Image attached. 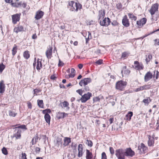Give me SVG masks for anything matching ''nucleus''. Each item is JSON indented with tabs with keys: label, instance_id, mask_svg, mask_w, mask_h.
<instances>
[{
	"label": "nucleus",
	"instance_id": "9b49d317",
	"mask_svg": "<svg viewBox=\"0 0 159 159\" xmlns=\"http://www.w3.org/2000/svg\"><path fill=\"white\" fill-rule=\"evenodd\" d=\"M126 156L132 157L134 155V152L130 148H128L125 150Z\"/></svg>",
	"mask_w": 159,
	"mask_h": 159
},
{
	"label": "nucleus",
	"instance_id": "bb28decb",
	"mask_svg": "<svg viewBox=\"0 0 159 159\" xmlns=\"http://www.w3.org/2000/svg\"><path fill=\"white\" fill-rule=\"evenodd\" d=\"M126 66H124L122 68L121 71V73L123 75V71H124V74L126 75H128L129 74L130 71L128 69H126Z\"/></svg>",
	"mask_w": 159,
	"mask_h": 159
},
{
	"label": "nucleus",
	"instance_id": "2eb2a0df",
	"mask_svg": "<svg viewBox=\"0 0 159 159\" xmlns=\"http://www.w3.org/2000/svg\"><path fill=\"white\" fill-rule=\"evenodd\" d=\"M52 48L51 47L50 48L48 49L46 52V55L47 58L48 59H50L52 57Z\"/></svg>",
	"mask_w": 159,
	"mask_h": 159
},
{
	"label": "nucleus",
	"instance_id": "8fccbe9b",
	"mask_svg": "<svg viewBox=\"0 0 159 159\" xmlns=\"http://www.w3.org/2000/svg\"><path fill=\"white\" fill-rule=\"evenodd\" d=\"M128 54L126 52H125L122 53L121 55L122 58H125L128 56Z\"/></svg>",
	"mask_w": 159,
	"mask_h": 159
},
{
	"label": "nucleus",
	"instance_id": "7c9ffc66",
	"mask_svg": "<svg viewBox=\"0 0 159 159\" xmlns=\"http://www.w3.org/2000/svg\"><path fill=\"white\" fill-rule=\"evenodd\" d=\"M146 56L147 57L145 59V61L147 64H148V62H149V61L152 59V56L151 54L150 53H149L148 54V57H147V55H146Z\"/></svg>",
	"mask_w": 159,
	"mask_h": 159
},
{
	"label": "nucleus",
	"instance_id": "473e14b6",
	"mask_svg": "<svg viewBox=\"0 0 159 159\" xmlns=\"http://www.w3.org/2000/svg\"><path fill=\"white\" fill-rule=\"evenodd\" d=\"M38 104L40 108H43V101L42 100L37 101Z\"/></svg>",
	"mask_w": 159,
	"mask_h": 159
},
{
	"label": "nucleus",
	"instance_id": "3c124183",
	"mask_svg": "<svg viewBox=\"0 0 159 159\" xmlns=\"http://www.w3.org/2000/svg\"><path fill=\"white\" fill-rule=\"evenodd\" d=\"M109 150L111 154V155H113L114 153V150L113 148L112 147L109 148Z\"/></svg>",
	"mask_w": 159,
	"mask_h": 159
},
{
	"label": "nucleus",
	"instance_id": "79ce46f5",
	"mask_svg": "<svg viewBox=\"0 0 159 159\" xmlns=\"http://www.w3.org/2000/svg\"><path fill=\"white\" fill-rule=\"evenodd\" d=\"M2 153L5 155H7L8 154L7 150L6 148L3 147L2 149Z\"/></svg>",
	"mask_w": 159,
	"mask_h": 159
},
{
	"label": "nucleus",
	"instance_id": "7ed1b4c3",
	"mask_svg": "<svg viewBox=\"0 0 159 159\" xmlns=\"http://www.w3.org/2000/svg\"><path fill=\"white\" fill-rule=\"evenodd\" d=\"M92 95V94L91 93L88 92L87 93L82 96L80 100L82 102L84 103L90 99Z\"/></svg>",
	"mask_w": 159,
	"mask_h": 159
},
{
	"label": "nucleus",
	"instance_id": "e2e57ef3",
	"mask_svg": "<svg viewBox=\"0 0 159 159\" xmlns=\"http://www.w3.org/2000/svg\"><path fill=\"white\" fill-rule=\"evenodd\" d=\"M112 25L113 26H116L118 24V23L116 21L114 20L111 23Z\"/></svg>",
	"mask_w": 159,
	"mask_h": 159
},
{
	"label": "nucleus",
	"instance_id": "49530a36",
	"mask_svg": "<svg viewBox=\"0 0 159 159\" xmlns=\"http://www.w3.org/2000/svg\"><path fill=\"white\" fill-rule=\"evenodd\" d=\"M88 38H86V43H88V41H89V39H90L91 38V33L89 32H88Z\"/></svg>",
	"mask_w": 159,
	"mask_h": 159
},
{
	"label": "nucleus",
	"instance_id": "a878e982",
	"mask_svg": "<svg viewBox=\"0 0 159 159\" xmlns=\"http://www.w3.org/2000/svg\"><path fill=\"white\" fill-rule=\"evenodd\" d=\"M105 15V11L104 10H101L99 11V20L101 18H103Z\"/></svg>",
	"mask_w": 159,
	"mask_h": 159
},
{
	"label": "nucleus",
	"instance_id": "37998d69",
	"mask_svg": "<svg viewBox=\"0 0 159 159\" xmlns=\"http://www.w3.org/2000/svg\"><path fill=\"white\" fill-rule=\"evenodd\" d=\"M140 20L142 23V26L144 25L146 23L147 21V19L145 18H143Z\"/></svg>",
	"mask_w": 159,
	"mask_h": 159
},
{
	"label": "nucleus",
	"instance_id": "1a4fd4ad",
	"mask_svg": "<svg viewBox=\"0 0 159 159\" xmlns=\"http://www.w3.org/2000/svg\"><path fill=\"white\" fill-rule=\"evenodd\" d=\"M44 12L40 10L37 11L36 13L35 18L36 20H39L44 15Z\"/></svg>",
	"mask_w": 159,
	"mask_h": 159
},
{
	"label": "nucleus",
	"instance_id": "72a5a7b5",
	"mask_svg": "<svg viewBox=\"0 0 159 159\" xmlns=\"http://www.w3.org/2000/svg\"><path fill=\"white\" fill-rule=\"evenodd\" d=\"M12 54L13 56H14L17 52V48L16 45H15L12 50Z\"/></svg>",
	"mask_w": 159,
	"mask_h": 159
},
{
	"label": "nucleus",
	"instance_id": "ddd939ff",
	"mask_svg": "<svg viewBox=\"0 0 159 159\" xmlns=\"http://www.w3.org/2000/svg\"><path fill=\"white\" fill-rule=\"evenodd\" d=\"M153 77L152 74L150 71L148 72L144 76V81L147 82L152 78Z\"/></svg>",
	"mask_w": 159,
	"mask_h": 159
},
{
	"label": "nucleus",
	"instance_id": "f257e3e1",
	"mask_svg": "<svg viewBox=\"0 0 159 159\" xmlns=\"http://www.w3.org/2000/svg\"><path fill=\"white\" fill-rule=\"evenodd\" d=\"M125 150L122 149H117L115 151V155L118 159H124L126 156Z\"/></svg>",
	"mask_w": 159,
	"mask_h": 159
},
{
	"label": "nucleus",
	"instance_id": "9d476101",
	"mask_svg": "<svg viewBox=\"0 0 159 159\" xmlns=\"http://www.w3.org/2000/svg\"><path fill=\"white\" fill-rule=\"evenodd\" d=\"M96 156H94L93 157V156L92 152L88 150H86V159H95V157Z\"/></svg>",
	"mask_w": 159,
	"mask_h": 159
},
{
	"label": "nucleus",
	"instance_id": "423d86ee",
	"mask_svg": "<svg viewBox=\"0 0 159 159\" xmlns=\"http://www.w3.org/2000/svg\"><path fill=\"white\" fill-rule=\"evenodd\" d=\"M20 13L16 14L11 16L12 22L14 24L16 23L17 21L20 20Z\"/></svg>",
	"mask_w": 159,
	"mask_h": 159
},
{
	"label": "nucleus",
	"instance_id": "c03bdc74",
	"mask_svg": "<svg viewBox=\"0 0 159 159\" xmlns=\"http://www.w3.org/2000/svg\"><path fill=\"white\" fill-rule=\"evenodd\" d=\"M41 91V90L39 89H35L34 90V94L37 95V94Z\"/></svg>",
	"mask_w": 159,
	"mask_h": 159
},
{
	"label": "nucleus",
	"instance_id": "774afa93",
	"mask_svg": "<svg viewBox=\"0 0 159 159\" xmlns=\"http://www.w3.org/2000/svg\"><path fill=\"white\" fill-rule=\"evenodd\" d=\"M155 44L157 45H159V40L157 39H155Z\"/></svg>",
	"mask_w": 159,
	"mask_h": 159
},
{
	"label": "nucleus",
	"instance_id": "aec40b11",
	"mask_svg": "<svg viewBox=\"0 0 159 159\" xmlns=\"http://www.w3.org/2000/svg\"><path fill=\"white\" fill-rule=\"evenodd\" d=\"M65 115L67 116V114L64 112H58L57 114L56 117L58 119H63L64 118V117L66 116Z\"/></svg>",
	"mask_w": 159,
	"mask_h": 159
},
{
	"label": "nucleus",
	"instance_id": "f3484780",
	"mask_svg": "<svg viewBox=\"0 0 159 159\" xmlns=\"http://www.w3.org/2000/svg\"><path fill=\"white\" fill-rule=\"evenodd\" d=\"M147 137L148 139V146L151 147L153 146L154 143V141L152 138L151 137V135H147Z\"/></svg>",
	"mask_w": 159,
	"mask_h": 159
},
{
	"label": "nucleus",
	"instance_id": "6e6552de",
	"mask_svg": "<svg viewBox=\"0 0 159 159\" xmlns=\"http://www.w3.org/2000/svg\"><path fill=\"white\" fill-rule=\"evenodd\" d=\"M158 7V4L157 3H155L153 4L151 7L149 12L151 15H154L155 12L157 10Z\"/></svg>",
	"mask_w": 159,
	"mask_h": 159
},
{
	"label": "nucleus",
	"instance_id": "20e7f679",
	"mask_svg": "<svg viewBox=\"0 0 159 159\" xmlns=\"http://www.w3.org/2000/svg\"><path fill=\"white\" fill-rule=\"evenodd\" d=\"M91 82V80L90 78H85L80 80L79 84L81 86H85Z\"/></svg>",
	"mask_w": 159,
	"mask_h": 159
},
{
	"label": "nucleus",
	"instance_id": "58836bf2",
	"mask_svg": "<svg viewBox=\"0 0 159 159\" xmlns=\"http://www.w3.org/2000/svg\"><path fill=\"white\" fill-rule=\"evenodd\" d=\"M5 67V66L2 63L0 64V73H1Z\"/></svg>",
	"mask_w": 159,
	"mask_h": 159
},
{
	"label": "nucleus",
	"instance_id": "c9c22d12",
	"mask_svg": "<svg viewBox=\"0 0 159 159\" xmlns=\"http://www.w3.org/2000/svg\"><path fill=\"white\" fill-rule=\"evenodd\" d=\"M17 114L16 113H15L14 111L10 110L9 111V115L10 116L15 117Z\"/></svg>",
	"mask_w": 159,
	"mask_h": 159
},
{
	"label": "nucleus",
	"instance_id": "69168bd1",
	"mask_svg": "<svg viewBox=\"0 0 159 159\" xmlns=\"http://www.w3.org/2000/svg\"><path fill=\"white\" fill-rule=\"evenodd\" d=\"M76 92L78 93L80 95L82 96V92L80 89H78L76 90Z\"/></svg>",
	"mask_w": 159,
	"mask_h": 159
},
{
	"label": "nucleus",
	"instance_id": "f8f14e48",
	"mask_svg": "<svg viewBox=\"0 0 159 159\" xmlns=\"http://www.w3.org/2000/svg\"><path fill=\"white\" fill-rule=\"evenodd\" d=\"M122 23L125 27H128L129 26V23L126 15L124 17L122 20Z\"/></svg>",
	"mask_w": 159,
	"mask_h": 159
},
{
	"label": "nucleus",
	"instance_id": "b1692460",
	"mask_svg": "<svg viewBox=\"0 0 159 159\" xmlns=\"http://www.w3.org/2000/svg\"><path fill=\"white\" fill-rule=\"evenodd\" d=\"M62 141L61 139L58 138L56 141V146L58 147L59 146H61L62 145Z\"/></svg>",
	"mask_w": 159,
	"mask_h": 159
},
{
	"label": "nucleus",
	"instance_id": "a211bd4d",
	"mask_svg": "<svg viewBox=\"0 0 159 159\" xmlns=\"http://www.w3.org/2000/svg\"><path fill=\"white\" fill-rule=\"evenodd\" d=\"M61 106L62 108H66V110L68 111L70 109L69 103L66 101H65L61 103Z\"/></svg>",
	"mask_w": 159,
	"mask_h": 159
},
{
	"label": "nucleus",
	"instance_id": "de8ad7c7",
	"mask_svg": "<svg viewBox=\"0 0 159 159\" xmlns=\"http://www.w3.org/2000/svg\"><path fill=\"white\" fill-rule=\"evenodd\" d=\"M17 128H20L22 129H26V126L25 125H23L16 127V129H17Z\"/></svg>",
	"mask_w": 159,
	"mask_h": 159
},
{
	"label": "nucleus",
	"instance_id": "4c0bfd02",
	"mask_svg": "<svg viewBox=\"0 0 159 159\" xmlns=\"http://www.w3.org/2000/svg\"><path fill=\"white\" fill-rule=\"evenodd\" d=\"M86 144L89 146L91 147L93 146V143L91 140H89L88 139L86 140Z\"/></svg>",
	"mask_w": 159,
	"mask_h": 159
},
{
	"label": "nucleus",
	"instance_id": "338daca9",
	"mask_svg": "<svg viewBox=\"0 0 159 159\" xmlns=\"http://www.w3.org/2000/svg\"><path fill=\"white\" fill-rule=\"evenodd\" d=\"M33 139H34V143H36V142H37V141L38 140V136H37L35 137H34Z\"/></svg>",
	"mask_w": 159,
	"mask_h": 159
},
{
	"label": "nucleus",
	"instance_id": "052dcab7",
	"mask_svg": "<svg viewBox=\"0 0 159 159\" xmlns=\"http://www.w3.org/2000/svg\"><path fill=\"white\" fill-rule=\"evenodd\" d=\"M116 7L118 9H120L121 8L122 5L120 3H118L116 5Z\"/></svg>",
	"mask_w": 159,
	"mask_h": 159
},
{
	"label": "nucleus",
	"instance_id": "412c9836",
	"mask_svg": "<svg viewBox=\"0 0 159 159\" xmlns=\"http://www.w3.org/2000/svg\"><path fill=\"white\" fill-rule=\"evenodd\" d=\"M138 149L140 150L141 152L144 153L147 149V148L143 143L140 144V146L138 147Z\"/></svg>",
	"mask_w": 159,
	"mask_h": 159
},
{
	"label": "nucleus",
	"instance_id": "4468645a",
	"mask_svg": "<svg viewBox=\"0 0 159 159\" xmlns=\"http://www.w3.org/2000/svg\"><path fill=\"white\" fill-rule=\"evenodd\" d=\"M24 28L23 27L20 25H18L17 26L15 27L14 29V32L17 33L19 32L24 31Z\"/></svg>",
	"mask_w": 159,
	"mask_h": 159
},
{
	"label": "nucleus",
	"instance_id": "e433bc0d",
	"mask_svg": "<svg viewBox=\"0 0 159 159\" xmlns=\"http://www.w3.org/2000/svg\"><path fill=\"white\" fill-rule=\"evenodd\" d=\"M71 148H72L73 152H75L76 151V148L77 147V145L73 143H72L71 145Z\"/></svg>",
	"mask_w": 159,
	"mask_h": 159
},
{
	"label": "nucleus",
	"instance_id": "cd10ccee",
	"mask_svg": "<svg viewBox=\"0 0 159 159\" xmlns=\"http://www.w3.org/2000/svg\"><path fill=\"white\" fill-rule=\"evenodd\" d=\"M12 6L15 7H21V2H13L11 3Z\"/></svg>",
	"mask_w": 159,
	"mask_h": 159
},
{
	"label": "nucleus",
	"instance_id": "864d4df0",
	"mask_svg": "<svg viewBox=\"0 0 159 159\" xmlns=\"http://www.w3.org/2000/svg\"><path fill=\"white\" fill-rule=\"evenodd\" d=\"M101 159H107V156L105 152H103L102 153Z\"/></svg>",
	"mask_w": 159,
	"mask_h": 159
},
{
	"label": "nucleus",
	"instance_id": "603ef678",
	"mask_svg": "<svg viewBox=\"0 0 159 159\" xmlns=\"http://www.w3.org/2000/svg\"><path fill=\"white\" fill-rule=\"evenodd\" d=\"M149 101V102H150V99L149 98H147V99H144L143 100V102H144L145 103H147L148 104Z\"/></svg>",
	"mask_w": 159,
	"mask_h": 159
},
{
	"label": "nucleus",
	"instance_id": "f704fd0d",
	"mask_svg": "<svg viewBox=\"0 0 159 159\" xmlns=\"http://www.w3.org/2000/svg\"><path fill=\"white\" fill-rule=\"evenodd\" d=\"M159 73V72L157 70L154 71V73L153 76L154 78L155 77L156 80L158 78Z\"/></svg>",
	"mask_w": 159,
	"mask_h": 159
},
{
	"label": "nucleus",
	"instance_id": "c756f323",
	"mask_svg": "<svg viewBox=\"0 0 159 159\" xmlns=\"http://www.w3.org/2000/svg\"><path fill=\"white\" fill-rule=\"evenodd\" d=\"M128 16L131 20H136V17L133 14L131 13H129Z\"/></svg>",
	"mask_w": 159,
	"mask_h": 159
},
{
	"label": "nucleus",
	"instance_id": "13d9d810",
	"mask_svg": "<svg viewBox=\"0 0 159 159\" xmlns=\"http://www.w3.org/2000/svg\"><path fill=\"white\" fill-rule=\"evenodd\" d=\"M142 90H143L142 86H141L139 88H136L134 89L135 92H138Z\"/></svg>",
	"mask_w": 159,
	"mask_h": 159
},
{
	"label": "nucleus",
	"instance_id": "c85d7f7f",
	"mask_svg": "<svg viewBox=\"0 0 159 159\" xmlns=\"http://www.w3.org/2000/svg\"><path fill=\"white\" fill-rule=\"evenodd\" d=\"M74 6L76 8L75 11H78V9H80L81 8V5L79 3H78L77 2L75 3Z\"/></svg>",
	"mask_w": 159,
	"mask_h": 159
},
{
	"label": "nucleus",
	"instance_id": "0eeeda50",
	"mask_svg": "<svg viewBox=\"0 0 159 159\" xmlns=\"http://www.w3.org/2000/svg\"><path fill=\"white\" fill-rule=\"evenodd\" d=\"M110 19L107 18H105L102 20H100V25L103 26H108L110 23Z\"/></svg>",
	"mask_w": 159,
	"mask_h": 159
},
{
	"label": "nucleus",
	"instance_id": "6e6d98bb",
	"mask_svg": "<svg viewBox=\"0 0 159 159\" xmlns=\"http://www.w3.org/2000/svg\"><path fill=\"white\" fill-rule=\"evenodd\" d=\"M21 159H27L26 158V155L25 153H22Z\"/></svg>",
	"mask_w": 159,
	"mask_h": 159
},
{
	"label": "nucleus",
	"instance_id": "4d7b16f0",
	"mask_svg": "<svg viewBox=\"0 0 159 159\" xmlns=\"http://www.w3.org/2000/svg\"><path fill=\"white\" fill-rule=\"evenodd\" d=\"M64 64L63 63V62L61 61L60 59H59L58 66L59 67L62 66H63Z\"/></svg>",
	"mask_w": 159,
	"mask_h": 159
},
{
	"label": "nucleus",
	"instance_id": "ea45409f",
	"mask_svg": "<svg viewBox=\"0 0 159 159\" xmlns=\"http://www.w3.org/2000/svg\"><path fill=\"white\" fill-rule=\"evenodd\" d=\"M151 86L150 85H145L143 86H142L143 90H147L150 88Z\"/></svg>",
	"mask_w": 159,
	"mask_h": 159
},
{
	"label": "nucleus",
	"instance_id": "5fc2aeb1",
	"mask_svg": "<svg viewBox=\"0 0 159 159\" xmlns=\"http://www.w3.org/2000/svg\"><path fill=\"white\" fill-rule=\"evenodd\" d=\"M102 63V59H99L96 61V62H95V63L97 65H101Z\"/></svg>",
	"mask_w": 159,
	"mask_h": 159
},
{
	"label": "nucleus",
	"instance_id": "bf43d9fd",
	"mask_svg": "<svg viewBox=\"0 0 159 159\" xmlns=\"http://www.w3.org/2000/svg\"><path fill=\"white\" fill-rule=\"evenodd\" d=\"M100 99L99 97H95L93 98V101L94 102H97L100 100Z\"/></svg>",
	"mask_w": 159,
	"mask_h": 159
},
{
	"label": "nucleus",
	"instance_id": "09e8293b",
	"mask_svg": "<svg viewBox=\"0 0 159 159\" xmlns=\"http://www.w3.org/2000/svg\"><path fill=\"white\" fill-rule=\"evenodd\" d=\"M136 24L139 28H140L141 27V26H142V24L140 20L137 21Z\"/></svg>",
	"mask_w": 159,
	"mask_h": 159
},
{
	"label": "nucleus",
	"instance_id": "f03ea898",
	"mask_svg": "<svg viewBox=\"0 0 159 159\" xmlns=\"http://www.w3.org/2000/svg\"><path fill=\"white\" fill-rule=\"evenodd\" d=\"M126 85V82L122 80L118 81L116 84V88L120 90H122Z\"/></svg>",
	"mask_w": 159,
	"mask_h": 159
},
{
	"label": "nucleus",
	"instance_id": "dca6fc26",
	"mask_svg": "<svg viewBox=\"0 0 159 159\" xmlns=\"http://www.w3.org/2000/svg\"><path fill=\"white\" fill-rule=\"evenodd\" d=\"M20 131L18 129H16L14 131L13 137L16 138V139H17L20 138Z\"/></svg>",
	"mask_w": 159,
	"mask_h": 159
},
{
	"label": "nucleus",
	"instance_id": "a19ab883",
	"mask_svg": "<svg viewBox=\"0 0 159 159\" xmlns=\"http://www.w3.org/2000/svg\"><path fill=\"white\" fill-rule=\"evenodd\" d=\"M83 147L82 145L80 144L78 146V150L79 152H83Z\"/></svg>",
	"mask_w": 159,
	"mask_h": 159
},
{
	"label": "nucleus",
	"instance_id": "393cba45",
	"mask_svg": "<svg viewBox=\"0 0 159 159\" xmlns=\"http://www.w3.org/2000/svg\"><path fill=\"white\" fill-rule=\"evenodd\" d=\"M44 118L46 122L50 124L51 117L50 116L48 113H46L44 116Z\"/></svg>",
	"mask_w": 159,
	"mask_h": 159
},
{
	"label": "nucleus",
	"instance_id": "5701e85b",
	"mask_svg": "<svg viewBox=\"0 0 159 159\" xmlns=\"http://www.w3.org/2000/svg\"><path fill=\"white\" fill-rule=\"evenodd\" d=\"M133 115V113L132 112L129 111L127 114L125 118V120L130 121L131 119V117Z\"/></svg>",
	"mask_w": 159,
	"mask_h": 159
},
{
	"label": "nucleus",
	"instance_id": "680f3d73",
	"mask_svg": "<svg viewBox=\"0 0 159 159\" xmlns=\"http://www.w3.org/2000/svg\"><path fill=\"white\" fill-rule=\"evenodd\" d=\"M75 75V74H71L69 75H68V78H70V77L71 78H73Z\"/></svg>",
	"mask_w": 159,
	"mask_h": 159
},
{
	"label": "nucleus",
	"instance_id": "39448f33",
	"mask_svg": "<svg viewBox=\"0 0 159 159\" xmlns=\"http://www.w3.org/2000/svg\"><path fill=\"white\" fill-rule=\"evenodd\" d=\"M34 62L33 64L34 67V68L35 66L36 65V68L38 70H39L42 67V62L41 61H39V59H37V61H36V58H34Z\"/></svg>",
	"mask_w": 159,
	"mask_h": 159
},
{
	"label": "nucleus",
	"instance_id": "6ab92c4d",
	"mask_svg": "<svg viewBox=\"0 0 159 159\" xmlns=\"http://www.w3.org/2000/svg\"><path fill=\"white\" fill-rule=\"evenodd\" d=\"M5 86L4 83V81L2 80L0 82V93H3L5 90Z\"/></svg>",
	"mask_w": 159,
	"mask_h": 159
},
{
	"label": "nucleus",
	"instance_id": "4be33fe9",
	"mask_svg": "<svg viewBox=\"0 0 159 159\" xmlns=\"http://www.w3.org/2000/svg\"><path fill=\"white\" fill-rule=\"evenodd\" d=\"M71 142V139L68 137H65L64 139L63 145L64 147L67 146Z\"/></svg>",
	"mask_w": 159,
	"mask_h": 159
},
{
	"label": "nucleus",
	"instance_id": "a18cd8bd",
	"mask_svg": "<svg viewBox=\"0 0 159 159\" xmlns=\"http://www.w3.org/2000/svg\"><path fill=\"white\" fill-rule=\"evenodd\" d=\"M51 112V111L50 109H47L45 110H43V113L44 114H46V113H50Z\"/></svg>",
	"mask_w": 159,
	"mask_h": 159
},
{
	"label": "nucleus",
	"instance_id": "0e129e2a",
	"mask_svg": "<svg viewBox=\"0 0 159 159\" xmlns=\"http://www.w3.org/2000/svg\"><path fill=\"white\" fill-rule=\"evenodd\" d=\"M75 2L73 1H71L70 2H69V5L71 7H73L74 6V5Z\"/></svg>",
	"mask_w": 159,
	"mask_h": 159
},
{
	"label": "nucleus",
	"instance_id": "2f4dec72",
	"mask_svg": "<svg viewBox=\"0 0 159 159\" xmlns=\"http://www.w3.org/2000/svg\"><path fill=\"white\" fill-rule=\"evenodd\" d=\"M24 57L26 59H28L30 57V54L29 53V52L27 51H25L23 53Z\"/></svg>",
	"mask_w": 159,
	"mask_h": 159
}]
</instances>
